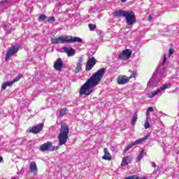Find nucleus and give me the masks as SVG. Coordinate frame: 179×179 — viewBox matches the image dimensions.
I'll use <instances>...</instances> for the list:
<instances>
[{"label":"nucleus","mask_w":179,"mask_h":179,"mask_svg":"<svg viewBox=\"0 0 179 179\" xmlns=\"http://www.w3.org/2000/svg\"><path fill=\"white\" fill-rule=\"evenodd\" d=\"M106 73V69L102 68L98 70L84 83V85L80 89V96H90L93 93L92 88L96 87L97 85L101 82L104 74Z\"/></svg>","instance_id":"1"},{"label":"nucleus","mask_w":179,"mask_h":179,"mask_svg":"<svg viewBox=\"0 0 179 179\" xmlns=\"http://www.w3.org/2000/svg\"><path fill=\"white\" fill-rule=\"evenodd\" d=\"M114 17H125L127 26H133L135 22H136V15H135V13L134 11H125L123 10H118L115 11Z\"/></svg>","instance_id":"2"},{"label":"nucleus","mask_w":179,"mask_h":179,"mask_svg":"<svg viewBox=\"0 0 179 179\" xmlns=\"http://www.w3.org/2000/svg\"><path fill=\"white\" fill-rule=\"evenodd\" d=\"M50 41L52 44H61L64 43H82L83 40L78 36H59L57 38H51Z\"/></svg>","instance_id":"3"},{"label":"nucleus","mask_w":179,"mask_h":179,"mask_svg":"<svg viewBox=\"0 0 179 179\" xmlns=\"http://www.w3.org/2000/svg\"><path fill=\"white\" fill-rule=\"evenodd\" d=\"M69 135V126L66 123L61 122L60 132L58 135L59 146L66 145Z\"/></svg>","instance_id":"4"},{"label":"nucleus","mask_w":179,"mask_h":179,"mask_svg":"<svg viewBox=\"0 0 179 179\" xmlns=\"http://www.w3.org/2000/svg\"><path fill=\"white\" fill-rule=\"evenodd\" d=\"M19 50H20V46L19 45H12L6 52V61H9L10 57L15 55Z\"/></svg>","instance_id":"5"},{"label":"nucleus","mask_w":179,"mask_h":179,"mask_svg":"<svg viewBox=\"0 0 179 179\" xmlns=\"http://www.w3.org/2000/svg\"><path fill=\"white\" fill-rule=\"evenodd\" d=\"M149 138V135L145 136L144 138H139L138 140L133 142L130 145H127L124 150H123V153H127L129 149H131V148H134L135 145H139L140 143H143L145 141H148Z\"/></svg>","instance_id":"6"},{"label":"nucleus","mask_w":179,"mask_h":179,"mask_svg":"<svg viewBox=\"0 0 179 179\" xmlns=\"http://www.w3.org/2000/svg\"><path fill=\"white\" fill-rule=\"evenodd\" d=\"M44 127V123H39L36 126H33L31 127H29V129L27 130V132L28 134H39V132H41V130Z\"/></svg>","instance_id":"7"},{"label":"nucleus","mask_w":179,"mask_h":179,"mask_svg":"<svg viewBox=\"0 0 179 179\" xmlns=\"http://www.w3.org/2000/svg\"><path fill=\"white\" fill-rule=\"evenodd\" d=\"M97 64V60L94 57L88 59L87 64L85 65V71L88 72L89 71H92L93 68H94V65Z\"/></svg>","instance_id":"8"},{"label":"nucleus","mask_w":179,"mask_h":179,"mask_svg":"<svg viewBox=\"0 0 179 179\" xmlns=\"http://www.w3.org/2000/svg\"><path fill=\"white\" fill-rule=\"evenodd\" d=\"M131 55H132V52L129 49H126L122 53L119 54V59H129L131 58Z\"/></svg>","instance_id":"9"},{"label":"nucleus","mask_w":179,"mask_h":179,"mask_svg":"<svg viewBox=\"0 0 179 179\" xmlns=\"http://www.w3.org/2000/svg\"><path fill=\"white\" fill-rule=\"evenodd\" d=\"M129 82V78L127 76L120 75L117 78V83L118 85H127Z\"/></svg>","instance_id":"10"},{"label":"nucleus","mask_w":179,"mask_h":179,"mask_svg":"<svg viewBox=\"0 0 179 179\" xmlns=\"http://www.w3.org/2000/svg\"><path fill=\"white\" fill-rule=\"evenodd\" d=\"M82 66H83V58L79 57L76 65L74 73H79V72L82 71Z\"/></svg>","instance_id":"11"},{"label":"nucleus","mask_w":179,"mask_h":179,"mask_svg":"<svg viewBox=\"0 0 179 179\" xmlns=\"http://www.w3.org/2000/svg\"><path fill=\"white\" fill-rule=\"evenodd\" d=\"M53 68L56 71H61L62 68H64V63L62 62V60L61 58H58L54 63Z\"/></svg>","instance_id":"12"},{"label":"nucleus","mask_w":179,"mask_h":179,"mask_svg":"<svg viewBox=\"0 0 179 179\" xmlns=\"http://www.w3.org/2000/svg\"><path fill=\"white\" fill-rule=\"evenodd\" d=\"M52 147V143L47 141L46 143L42 144L39 149L41 152H45V150H50V148Z\"/></svg>","instance_id":"13"},{"label":"nucleus","mask_w":179,"mask_h":179,"mask_svg":"<svg viewBox=\"0 0 179 179\" xmlns=\"http://www.w3.org/2000/svg\"><path fill=\"white\" fill-rule=\"evenodd\" d=\"M30 172L34 176H37V173L38 172V169H37V164L35 162H32L29 164Z\"/></svg>","instance_id":"14"},{"label":"nucleus","mask_w":179,"mask_h":179,"mask_svg":"<svg viewBox=\"0 0 179 179\" xmlns=\"http://www.w3.org/2000/svg\"><path fill=\"white\" fill-rule=\"evenodd\" d=\"M132 162V157L131 156H126L122 159L121 166L122 167H125L128 166Z\"/></svg>","instance_id":"15"},{"label":"nucleus","mask_w":179,"mask_h":179,"mask_svg":"<svg viewBox=\"0 0 179 179\" xmlns=\"http://www.w3.org/2000/svg\"><path fill=\"white\" fill-rule=\"evenodd\" d=\"M63 50L67 54L68 57H73L75 55V50L72 48L64 47Z\"/></svg>","instance_id":"16"},{"label":"nucleus","mask_w":179,"mask_h":179,"mask_svg":"<svg viewBox=\"0 0 179 179\" xmlns=\"http://www.w3.org/2000/svg\"><path fill=\"white\" fill-rule=\"evenodd\" d=\"M103 152H104V155L102 157V159L103 160H108V162H110L112 157H111V154L110 153V152H108V148H104Z\"/></svg>","instance_id":"17"},{"label":"nucleus","mask_w":179,"mask_h":179,"mask_svg":"<svg viewBox=\"0 0 179 179\" xmlns=\"http://www.w3.org/2000/svg\"><path fill=\"white\" fill-rule=\"evenodd\" d=\"M160 89L158 88L157 90H155L154 92H150L147 94L148 97L149 99H152V97H155V96H156L158 93H160Z\"/></svg>","instance_id":"18"},{"label":"nucleus","mask_w":179,"mask_h":179,"mask_svg":"<svg viewBox=\"0 0 179 179\" xmlns=\"http://www.w3.org/2000/svg\"><path fill=\"white\" fill-rule=\"evenodd\" d=\"M12 85H13V81L6 82V83H3L1 89H3V90H6V87H8V86H12Z\"/></svg>","instance_id":"19"},{"label":"nucleus","mask_w":179,"mask_h":179,"mask_svg":"<svg viewBox=\"0 0 179 179\" xmlns=\"http://www.w3.org/2000/svg\"><path fill=\"white\" fill-rule=\"evenodd\" d=\"M145 155V149H143L137 157V163H139L142 159H143V155Z\"/></svg>","instance_id":"20"},{"label":"nucleus","mask_w":179,"mask_h":179,"mask_svg":"<svg viewBox=\"0 0 179 179\" xmlns=\"http://www.w3.org/2000/svg\"><path fill=\"white\" fill-rule=\"evenodd\" d=\"M138 120V113H134L133 115V117L131 119V125H135V124H136V121Z\"/></svg>","instance_id":"21"},{"label":"nucleus","mask_w":179,"mask_h":179,"mask_svg":"<svg viewBox=\"0 0 179 179\" xmlns=\"http://www.w3.org/2000/svg\"><path fill=\"white\" fill-rule=\"evenodd\" d=\"M169 87H171V84L167 83V84H164L160 88L159 90L161 92H163V90H166V89H169Z\"/></svg>","instance_id":"22"},{"label":"nucleus","mask_w":179,"mask_h":179,"mask_svg":"<svg viewBox=\"0 0 179 179\" xmlns=\"http://www.w3.org/2000/svg\"><path fill=\"white\" fill-rule=\"evenodd\" d=\"M171 47L169 50V57L170 58V57H171V55H173V54H174V49L173 48V43L170 44Z\"/></svg>","instance_id":"23"},{"label":"nucleus","mask_w":179,"mask_h":179,"mask_svg":"<svg viewBox=\"0 0 179 179\" xmlns=\"http://www.w3.org/2000/svg\"><path fill=\"white\" fill-rule=\"evenodd\" d=\"M22 78H23V75L19 74L16 78H15L13 80V83H16V82H19V80H20V79H22Z\"/></svg>","instance_id":"24"},{"label":"nucleus","mask_w":179,"mask_h":179,"mask_svg":"<svg viewBox=\"0 0 179 179\" xmlns=\"http://www.w3.org/2000/svg\"><path fill=\"white\" fill-rule=\"evenodd\" d=\"M153 108L152 107H149L148 109H147V111H146V117H147V120H149V114L150 112H153Z\"/></svg>","instance_id":"25"},{"label":"nucleus","mask_w":179,"mask_h":179,"mask_svg":"<svg viewBox=\"0 0 179 179\" xmlns=\"http://www.w3.org/2000/svg\"><path fill=\"white\" fill-rule=\"evenodd\" d=\"M88 27L91 31H94L96 30V24H89Z\"/></svg>","instance_id":"26"},{"label":"nucleus","mask_w":179,"mask_h":179,"mask_svg":"<svg viewBox=\"0 0 179 179\" xmlns=\"http://www.w3.org/2000/svg\"><path fill=\"white\" fill-rule=\"evenodd\" d=\"M136 75H138V71L136 70H134L133 73L130 75L129 78V79H133V78H135L136 76Z\"/></svg>","instance_id":"27"},{"label":"nucleus","mask_w":179,"mask_h":179,"mask_svg":"<svg viewBox=\"0 0 179 179\" xmlns=\"http://www.w3.org/2000/svg\"><path fill=\"white\" fill-rule=\"evenodd\" d=\"M144 128L145 129H148V128H150V124L149 123V119L148 120L147 117H146V122L144 124Z\"/></svg>","instance_id":"28"},{"label":"nucleus","mask_w":179,"mask_h":179,"mask_svg":"<svg viewBox=\"0 0 179 179\" xmlns=\"http://www.w3.org/2000/svg\"><path fill=\"white\" fill-rule=\"evenodd\" d=\"M59 149V147H58V146H52V147H50V152H55V150H58Z\"/></svg>","instance_id":"29"},{"label":"nucleus","mask_w":179,"mask_h":179,"mask_svg":"<svg viewBox=\"0 0 179 179\" xmlns=\"http://www.w3.org/2000/svg\"><path fill=\"white\" fill-rule=\"evenodd\" d=\"M39 19H40V20H42L43 22H44V20H45L47 19V15H45L44 14H41L39 15Z\"/></svg>","instance_id":"30"},{"label":"nucleus","mask_w":179,"mask_h":179,"mask_svg":"<svg viewBox=\"0 0 179 179\" xmlns=\"http://www.w3.org/2000/svg\"><path fill=\"white\" fill-rule=\"evenodd\" d=\"M66 114V108H64L60 111V117H64Z\"/></svg>","instance_id":"31"},{"label":"nucleus","mask_w":179,"mask_h":179,"mask_svg":"<svg viewBox=\"0 0 179 179\" xmlns=\"http://www.w3.org/2000/svg\"><path fill=\"white\" fill-rule=\"evenodd\" d=\"M48 22H49V23H54V22H55V17L54 16L50 17L49 19L48 20Z\"/></svg>","instance_id":"32"},{"label":"nucleus","mask_w":179,"mask_h":179,"mask_svg":"<svg viewBox=\"0 0 179 179\" xmlns=\"http://www.w3.org/2000/svg\"><path fill=\"white\" fill-rule=\"evenodd\" d=\"M166 61H167V57H166V55H164V62L162 64V65H164V64H166Z\"/></svg>","instance_id":"33"},{"label":"nucleus","mask_w":179,"mask_h":179,"mask_svg":"<svg viewBox=\"0 0 179 179\" xmlns=\"http://www.w3.org/2000/svg\"><path fill=\"white\" fill-rule=\"evenodd\" d=\"M152 167H154L155 169H156V167H157V166L156 165L155 162H152Z\"/></svg>","instance_id":"34"},{"label":"nucleus","mask_w":179,"mask_h":179,"mask_svg":"<svg viewBox=\"0 0 179 179\" xmlns=\"http://www.w3.org/2000/svg\"><path fill=\"white\" fill-rule=\"evenodd\" d=\"M148 18V20H152V15H149Z\"/></svg>","instance_id":"35"},{"label":"nucleus","mask_w":179,"mask_h":179,"mask_svg":"<svg viewBox=\"0 0 179 179\" xmlns=\"http://www.w3.org/2000/svg\"><path fill=\"white\" fill-rule=\"evenodd\" d=\"M3 160V157H0V163L2 162Z\"/></svg>","instance_id":"36"},{"label":"nucleus","mask_w":179,"mask_h":179,"mask_svg":"<svg viewBox=\"0 0 179 179\" xmlns=\"http://www.w3.org/2000/svg\"><path fill=\"white\" fill-rule=\"evenodd\" d=\"M121 2H122V3H124L127 2V0H121Z\"/></svg>","instance_id":"37"}]
</instances>
